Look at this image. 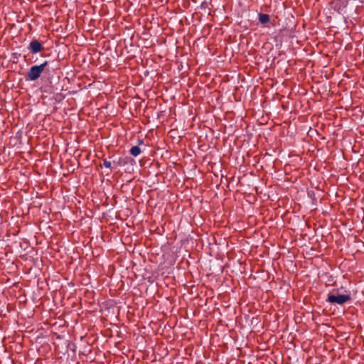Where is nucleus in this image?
<instances>
[{"label":"nucleus","instance_id":"obj_1","mask_svg":"<svg viewBox=\"0 0 364 364\" xmlns=\"http://www.w3.org/2000/svg\"><path fill=\"white\" fill-rule=\"evenodd\" d=\"M48 61H44L39 65H33L29 68L26 77V80L34 81L40 77L42 73L45 70L48 65Z\"/></svg>","mask_w":364,"mask_h":364},{"label":"nucleus","instance_id":"obj_2","mask_svg":"<svg viewBox=\"0 0 364 364\" xmlns=\"http://www.w3.org/2000/svg\"><path fill=\"white\" fill-rule=\"evenodd\" d=\"M350 300V294H338L334 295L329 294L326 299V301L330 304H338L342 305Z\"/></svg>","mask_w":364,"mask_h":364},{"label":"nucleus","instance_id":"obj_3","mask_svg":"<svg viewBox=\"0 0 364 364\" xmlns=\"http://www.w3.org/2000/svg\"><path fill=\"white\" fill-rule=\"evenodd\" d=\"M28 49L31 53L36 54L43 50L44 48L38 40L33 39L30 42Z\"/></svg>","mask_w":364,"mask_h":364},{"label":"nucleus","instance_id":"obj_4","mask_svg":"<svg viewBox=\"0 0 364 364\" xmlns=\"http://www.w3.org/2000/svg\"><path fill=\"white\" fill-rule=\"evenodd\" d=\"M112 164L114 165V168H116L118 166H120L119 162H116L115 161H113L112 163L110 161H108L107 159H103V164L100 165V166L105 167V168H111Z\"/></svg>","mask_w":364,"mask_h":364},{"label":"nucleus","instance_id":"obj_5","mask_svg":"<svg viewBox=\"0 0 364 364\" xmlns=\"http://www.w3.org/2000/svg\"><path fill=\"white\" fill-rule=\"evenodd\" d=\"M259 21L262 24H265L269 22V15L267 14H259Z\"/></svg>","mask_w":364,"mask_h":364},{"label":"nucleus","instance_id":"obj_6","mask_svg":"<svg viewBox=\"0 0 364 364\" xmlns=\"http://www.w3.org/2000/svg\"><path fill=\"white\" fill-rule=\"evenodd\" d=\"M141 149L138 146H132L130 150L129 153L133 156H137L141 154Z\"/></svg>","mask_w":364,"mask_h":364},{"label":"nucleus","instance_id":"obj_7","mask_svg":"<svg viewBox=\"0 0 364 364\" xmlns=\"http://www.w3.org/2000/svg\"><path fill=\"white\" fill-rule=\"evenodd\" d=\"M142 143H143V140L139 139V144H142Z\"/></svg>","mask_w":364,"mask_h":364}]
</instances>
